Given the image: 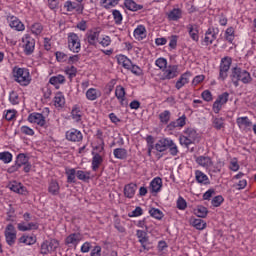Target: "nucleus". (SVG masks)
Masks as SVG:
<instances>
[{
  "instance_id": "obj_8",
  "label": "nucleus",
  "mask_w": 256,
  "mask_h": 256,
  "mask_svg": "<svg viewBox=\"0 0 256 256\" xmlns=\"http://www.w3.org/2000/svg\"><path fill=\"white\" fill-rule=\"evenodd\" d=\"M22 42L25 55H32L33 51H35V39L29 35H25Z\"/></svg>"
},
{
  "instance_id": "obj_10",
  "label": "nucleus",
  "mask_w": 256,
  "mask_h": 256,
  "mask_svg": "<svg viewBox=\"0 0 256 256\" xmlns=\"http://www.w3.org/2000/svg\"><path fill=\"white\" fill-rule=\"evenodd\" d=\"M66 139L72 143H79L80 141H83V133L75 128H72L66 132Z\"/></svg>"
},
{
  "instance_id": "obj_27",
  "label": "nucleus",
  "mask_w": 256,
  "mask_h": 256,
  "mask_svg": "<svg viewBox=\"0 0 256 256\" xmlns=\"http://www.w3.org/2000/svg\"><path fill=\"white\" fill-rule=\"evenodd\" d=\"M167 149H169V153L172 157H177V155H179V148L177 147V144H175V142L170 138H167L166 150Z\"/></svg>"
},
{
  "instance_id": "obj_61",
  "label": "nucleus",
  "mask_w": 256,
  "mask_h": 256,
  "mask_svg": "<svg viewBox=\"0 0 256 256\" xmlns=\"http://www.w3.org/2000/svg\"><path fill=\"white\" fill-rule=\"evenodd\" d=\"M20 131H21V133H23V135H29L31 137H33V135H35V131L28 126H22L20 128Z\"/></svg>"
},
{
  "instance_id": "obj_2",
  "label": "nucleus",
  "mask_w": 256,
  "mask_h": 256,
  "mask_svg": "<svg viewBox=\"0 0 256 256\" xmlns=\"http://www.w3.org/2000/svg\"><path fill=\"white\" fill-rule=\"evenodd\" d=\"M230 78L234 83L235 87L239 86V81L244 84L251 83L252 81L251 74L247 70H243L239 67H235L232 69V74L230 75Z\"/></svg>"
},
{
  "instance_id": "obj_53",
  "label": "nucleus",
  "mask_w": 256,
  "mask_h": 256,
  "mask_svg": "<svg viewBox=\"0 0 256 256\" xmlns=\"http://www.w3.org/2000/svg\"><path fill=\"white\" fill-rule=\"evenodd\" d=\"M212 123L213 127L217 130L223 129V127H225V122L223 118H214Z\"/></svg>"
},
{
  "instance_id": "obj_46",
  "label": "nucleus",
  "mask_w": 256,
  "mask_h": 256,
  "mask_svg": "<svg viewBox=\"0 0 256 256\" xmlns=\"http://www.w3.org/2000/svg\"><path fill=\"white\" fill-rule=\"evenodd\" d=\"M0 161H3L5 164L11 163L13 161V154L8 151L0 152Z\"/></svg>"
},
{
  "instance_id": "obj_64",
  "label": "nucleus",
  "mask_w": 256,
  "mask_h": 256,
  "mask_svg": "<svg viewBox=\"0 0 256 256\" xmlns=\"http://www.w3.org/2000/svg\"><path fill=\"white\" fill-rule=\"evenodd\" d=\"M216 100L219 101L222 105H225L227 101H229V94L227 92H224L219 95Z\"/></svg>"
},
{
  "instance_id": "obj_23",
  "label": "nucleus",
  "mask_w": 256,
  "mask_h": 256,
  "mask_svg": "<svg viewBox=\"0 0 256 256\" xmlns=\"http://www.w3.org/2000/svg\"><path fill=\"white\" fill-rule=\"evenodd\" d=\"M196 163L200 165V167H204V169H209V167L213 166V160H211L209 156H198Z\"/></svg>"
},
{
  "instance_id": "obj_44",
  "label": "nucleus",
  "mask_w": 256,
  "mask_h": 256,
  "mask_svg": "<svg viewBox=\"0 0 256 256\" xmlns=\"http://www.w3.org/2000/svg\"><path fill=\"white\" fill-rule=\"evenodd\" d=\"M51 85H63L65 83V76L59 74L57 76H52L49 80Z\"/></svg>"
},
{
  "instance_id": "obj_39",
  "label": "nucleus",
  "mask_w": 256,
  "mask_h": 256,
  "mask_svg": "<svg viewBox=\"0 0 256 256\" xmlns=\"http://www.w3.org/2000/svg\"><path fill=\"white\" fill-rule=\"evenodd\" d=\"M155 149L159 153H163L164 151H167V138H162L160 139L156 144H155Z\"/></svg>"
},
{
  "instance_id": "obj_30",
  "label": "nucleus",
  "mask_w": 256,
  "mask_h": 256,
  "mask_svg": "<svg viewBox=\"0 0 256 256\" xmlns=\"http://www.w3.org/2000/svg\"><path fill=\"white\" fill-rule=\"evenodd\" d=\"M134 37L138 39V41L145 39V37H147V29H145V26L138 25L134 30Z\"/></svg>"
},
{
  "instance_id": "obj_18",
  "label": "nucleus",
  "mask_w": 256,
  "mask_h": 256,
  "mask_svg": "<svg viewBox=\"0 0 256 256\" xmlns=\"http://www.w3.org/2000/svg\"><path fill=\"white\" fill-rule=\"evenodd\" d=\"M136 237L138 238V241L143 249L149 250V248L147 247V244L149 243V236H147V230H137Z\"/></svg>"
},
{
  "instance_id": "obj_47",
  "label": "nucleus",
  "mask_w": 256,
  "mask_h": 256,
  "mask_svg": "<svg viewBox=\"0 0 256 256\" xmlns=\"http://www.w3.org/2000/svg\"><path fill=\"white\" fill-rule=\"evenodd\" d=\"M16 163L18 166L23 167V165H27V163H29V157L23 153H20L17 155Z\"/></svg>"
},
{
  "instance_id": "obj_57",
  "label": "nucleus",
  "mask_w": 256,
  "mask_h": 256,
  "mask_svg": "<svg viewBox=\"0 0 256 256\" xmlns=\"http://www.w3.org/2000/svg\"><path fill=\"white\" fill-rule=\"evenodd\" d=\"M9 101L12 103V105H19V95H17V92L12 91L10 93Z\"/></svg>"
},
{
  "instance_id": "obj_52",
  "label": "nucleus",
  "mask_w": 256,
  "mask_h": 256,
  "mask_svg": "<svg viewBox=\"0 0 256 256\" xmlns=\"http://www.w3.org/2000/svg\"><path fill=\"white\" fill-rule=\"evenodd\" d=\"M119 1L121 0H102V5L105 9H111V7L119 5Z\"/></svg>"
},
{
  "instance_id": "obj_51",
  "label": "nucleus",
  "mask_w": 256,
  "mask_h": 256,
  "mask_svg": "<svg viewBox=\"0 0 256 256\" xmlns=\"http://www.w3.org/2000/svg\"><path fill=\"white\" fill-rule=\"evenodd\" d=\"M112 16H113V19H114L116 25H121V23H123V15L121 14V12L119 10H113Z\"/></svg>"
},
{
  "instance_id": "obj_33",
  "label": "nucleus",
  "mask_w": 256,
  "mask_h": 256,
  "mask_svg": "<svg viewBox=\"0 0 256 256\" xmlns=\"http://www.w3.org/2000/svg\"><path fill=\"white\" fill-rule=\"evenodd\" d=\"M190 224L198 229V231H203L207 227V223H205L201 218L191 219Z\"/></svg>"
},
{
  "instance_id": "obj_38",
  "label": "nucleus",
  "mask_w": 256,
  "mask_h": 256,
  "mask_svg": "<svg viewBox=\"0 0 256 256\" xmlns=\"http://www.w3.org/2000/svg\"><path fill=\"white\" fill-rule=\"evenodd\" d=\"M65 174L67 176V183H75V175H77L75 168H66Z\"/></svg>"
},
{
  "instance_id": "obj_35",
  "label": "nucleus",
  "mask_w": 256,
  "mask_h": 256,
  "mask_svg": "<svg viewBox=\"0 0 256 256\" xmlns=\"http://www.w3.org/2000/svg\"><path fill=\"white\" fill-rule=\"evenodd\" d=\"M76 177L79 179V181H84V183H87L91 179V172L78 170L76 171Z\"/></svg>"
},
{
  "instance_id": "obj_37",
  "label": "nucleus",
  "mask_w": 256,
  "mask_h": 256,
  "mask_svg": "<svg viewBox=\"0 0 256 256\" xmlns=\"http://www.w3.org/2000/svg\"><path fill=\"white\" fill-rule=\"evenodd\" d=\"M195 177L198 183H202L203 185H207V183H209V177L199 170L195 172Z\"/></svg>"
},
{
  "instance_id": "obj_42",
  "label": "nucleus",
  "mask_w": 256,
  "mask_h": 256,
  "mask_svg": "<svg viewBox=\"0 0 256 256\" xmlns=\"http://www.w3.org/2000/svg\"><path fill=\"white\" fill-rule=\"evenodd\" d=\"M113 155L116 159H127V149L116 148L113 151Z\"/></svg>"
},
{
  "instance_id": "obj_41",
  "label": "nucleus",
  "mask_w": 256,
  "mask_h": 256,
  "mask_svg": "<svg viewBox=\"0 0 256 256\" xmlns=\"http://www.w3.org/2000/svg\"><path fill=\"white\" fill-rule=\"evenodd\" d=\"M224 37L228 43H233L235 41V28L229 27L226 29Z\"/></svg>"
},
{
  "instance_id": "obj_15",
  "label": "nucleus",
  "mask_w": 256,
  "mask_h": 256,
  "mask_svg": "<svg viewBox=\"0 0 256 256\" xmlns=\"http://www.w3.org/2000/svg\"><path fill=\"white\" fill-rule=\"evenodd\" d=\"M101 165H103V155L99 154V152L92 151V171H99V167H101Z\"/></svg>"
},
{
  "instance_id": "obj_26",
  "label": "nucleus",
  "mask_w": 256,
  "mask_h": 256,
  "mask_svg": "<svg viewBox=\"0 0 256 256\" xmlns=\"http://www.w3.org/2000/svg\"><path fill=\"white\" fill-rule=\"evenodd\" d=\"M83 117V111H81V107L79 105H74L71 110V118L76 123L81 122V119Z\"/></svg>"
},
{
  "instance_id": "obj_40",
  "label": "nucleus",
  "mask_w": 256,
  "mask_h": 256,
  "mask_svg": "<svg viewBox=\"0 0 256 256\" xmlns=\"http://www.w3.org/2000/svg\"><path fill=\"white\" fill-rule=\"evenodd\" d=\"M19 243H24V245H35V243H37V237L22 236L19 238Z\"/></svg>"
},
{
  "instance_id": "obj_32",
  "label": "nucleus",
  "mask_w": 256,
  "mask_h": 256,
  "mask_svg": "<svg viewBox=\"0 0 256 256\" xmlns=\"http://www.w3.org/2000/svg\"><path fill=\"white\" fill-rule=\"evenodd\" d=\"M117 61L119 65H122V67H124V69H129L131 67V64L133 63L129 58H127V56L123 54L117 56Z\"/></svg>"
},
{
  "instance_id": "obj_36",
  "label": "nucleus",
  "mask_w": 256,
  "mask_h": 256,
  "mask_svg": "<svg viewBox=\"0 0 256 256\" xmlns=\"http://www.w3.org/2000/svg\"><path fill=\"white\" fill-rule=\"evenodd\" d=\"M124 5L129 11H140V9H143V6L135 3L133 0H126Z\"/></svg>"
},
{
  "instance_id": "obj_31",
  "label": "nucleus",
  "mask_w": 256,
  "mask_h": 256,
  "mask_svg": "<svg viewBox=\"0 0 256 256\" xmlns=\"http://www.w3.org/2000/svg\"><path fill=\"white\" fill-rule=\"evenodd\" d=\"M10 190L14 193H18L19 195H25L27 193V189L21 183L13 182L10 184Z\"/></svg>"
},
{
  "instance_id": "obj_9",
  "label": "nucleus",
  "mask_w": 256,
  "mask_h": 256,
  "mask_svg": "<svg viewBox=\"0 0 256 256\" xmlns=\"http://www.w3.org/2000/svg\"><path fill=\"white\" fill-rule=\"evenodd\" d=\"M179 76V66L178 65H169L166 69L163 70V79L171 80Z\"/></svg>"
},
{
  "instance_id": "obj_20",
  "label": "nucleus",
  "mask_w": 256,
  "mask_h": 256,
  "mask_svg": "<svg viewBox=\"0 0 256 256\" xmlns=\"http://www.w3.org/2000/svg\"><path fill=\"white\" fill-rule=\"evenodd\" d=\"M161 187H163V180L156 177L150 182L149 191L152 194L159 193L161 191Z\"/></svg>"
},
{
  "instance_id": "obj_5",
  "label": "nucleus",
  "mask_w": 256,
  "mask_h": 256,
  "mask_svg": "<svg viewBox=\"0 0 256 256\" xmlns=\"http://www.w3.org/2000/svg\"><path fill=\"white\" fill-rule=\"evenodd\" d=\"M4 236L7 245L13 247V244L17 241V230L13 224H8L4 231Z\"/></svg>"
},
{
  "instance_id": "obj_12",
  "label": "nucleus",
  "mask_w": 256,
  "mask_h": 256,
  "mask_svg": "<svg viewBox=\"0 0 256 256\" xmlns=\"http://www.w3.org/2000/svg\"><path fill=\"white\" fill-rule=\"evenodd\" d=\"M219 35V28H209L204 37V45H213V41L217 39Z\"/></svg>"
},
{
  "instance_id": "obj_14",
  "label": "nucleus",
  "mask_w": 256,
  "mask_h": 256,
  "mask_svg": "<svg viewBox=\"0 0 256 256\" xmlns=\"http://www.w3.org/2000/svg\"><path fill=\"white\" fill-rule=\"evenodd\" d=\"M236 123L239 127V129H242V131H251V128L253 127V122L249 120V117H239L236 119Z\"/></svg>"
},
{
  "instance_id": "obj_63",
  "label": "nucleus",
  "mask_w": 256,
  "mask_h": 256,
  "mask_svg": "<svg viewBox=\"0 0 256 256\" xmlns=\"http://www.w3.org/2000/svg\"><path fill=\"white\" fill-rule=\"evenodd\" d=\"M177 207L180 209V211H185V209H187V201H185V199L182 197L178 198Z\"/></svg>"
},
{
  "instance_id": "obj_4",
  "label": "nucleus",
  "mask_w": 256,
  "mask_h": 256,
  "mask_svg": "<svg viewBox=\"0 0 256 256\" xmlns=\"http://www.w3.org/2000/svg\"><path fill=\"white\" fill-rule=\"evenodd\" d=\"M231 63H233V59L229 56L221 59L219 66V79H221V81H225L228 77L229 69H231Z\"/></svg>"
},
{
  "instance_id": "obj_49",
  "label": "nucleus",
  "mask_w": 256,
  "mask_h": 256,
  "mask_svg": "<svg viewBox=\"0 0 256 256\" xmlns=\"http://www.w3.org/2000/svg\"><path fill=\"white\" fill-rule=\"evenodd\" d=\"M194 211L195 215H197V217H200V219H205V217H207V213H209L207 211V208H205L204 206H198L197 209H195Z\"/></svg>"
},
{
  "instance_id": "obj_50",
  "label": "nucleus",
  "mask_w": 256,
  "mask_h": 256,
  "mask_svg": "<svg viewBox=\"0 0 256 256\" xmlns=\"http://www.w3.org/2000/svg\"><path fill=\"white\" fill-rule=\"evenodd\" d=\"M149 214L154 219H158V221H161V218L163 217V212L157 208H151Z\"/></svg>"
},
{
  "instance_id": "obj_56",
  "label": "nucleus",
  "mask_w": 256,
  "mask_h": 256,
  "mask_svg": "<svg viewBox=\"0 0 256 256\" xmlns=\"http://www.w3.org/2000/svg\"><path fill=\"white\" fill-rule=\"evenodd\" d=\"M65 72L68 75L69 79H73V77L77 76V68H75V66L67 67Z\"/></svg>"
},
{
  "instance_id": "obj_29",
  "label": "nucleus",
  "mask_w": 256,
  "mask_h": 256,
  "mask_svg": "<svg viewBox=\"0 0 256 256\" xmlns=\"http://www.w3.org/2000/svg\"><path fill=\"white\" fill-rule=\"evenodd\" d=\"M60 191L61 186H59V182H57V180H52L48 185V193H50V195L57 196Z\"/></svg>"
},
{
  "instance_id": "obj_13",
  "label": "nucleus",
  "mask_w": 256,
  "mask_h": 256,
  "mask_svg": "<svg viewBox=\"0 0 256 256\" xmlns=\"http://www.w3.org/2000/svg\"><path fill=\"white\" fill-rule=\"evenodd\" d=\"M8 23L11 29L15 31H25V24L17 16H8Z\"/></svg>"
},
{
  "instance_id": "obj_1",
  "label": "nucleus",
  "mask_w": 256,
  "mask_h": 256,
  "mask_svg": "<svg viewBox=\"0 0 256 256\" xmlns=\"http://www.w3.org/2000/svg\"><path fill=\"white\" fill-rule=\"evenodd\" d=\"M14 81L19 83L22 87H27L31 84V73L27 68L14 67L13 69Z\"/></svg>"
},
{
  "instance_id": "obj_28",
  "label": "nucleus",
  "mask_w": 256,
  "mask_h": 256,
  "mask_svg": "<svg viewBox=\"0 0 256 256\" xmlns=\"http://www.w3.org/2000/svg\"><path fill=\"white\" fill-rule=\"evenodd\" d=\"M101 97V90L95 89V88H90L86 91V99L88 101H97Z\"/></svg>"
},
{
  "instance_id": "obj_58",
  "label": "nucleus",
  "mask_w": 256,
  "mask_h": 256,
  "mask_svg": "<svg viewBox=\"0 0 256 256\" xmlns=\"http://www.w3.org/2000/svg\"><path fill=\"white\" fill-rule=\"evenodd\" d=\"M223 201H225L223 199V196L218 195L212 199L211 203H212L213 207H221V204L223 203Z\"/></svg>"
},
{
  "instance_id": "obj_45",
  "label": "nucleus",
  "mask_w": 256,
  "mask_h": 256,
  "mask_svg": "<svg viewBox=\"0 0 256 256\" xmlns=\"http://www.w3.org/2000/svg\"><path fill=\"white\" fill-rule=\"evenodd\" d=\"M160 123L163 125H167L169 121H171V112L169 110H165L164 112L159 114Z\"/></svg>"
},
{
  "instance_id": "obj_16",
  "label": "nucleus",
  "mask_w": 256,
  "mask_h": 256,
  "mask_svg": "<svg viewBox=\"0 0 256 256\" xmlns=\"http://www.w3.org/2000/svg\"><path fill=\"white\" fill-rule=\"evenodd\" d=\"M29 123H36V125H39L40 127H45V124L47 123L45 120V116L41 113H32L28 116Z\"/></svg>"
},
{
  "instance_id": "obj_25",
  "label": "nucleus",
  "mask_w": 256,
  "mask_h": 256,
  "mask_svg": "<svg viewBox=\"0 0 256 256\" xmlns=\"http://www.w3.org/2000/svg\"><path fill=\"white\" fill-rule=\"evenodd\" d=\"M169 21H179L181 17H183V10L181 8H173L168 14H167Z\"/></svg>"
},
{
  "instance_id": "obj_43",
  "label": "nucleus",
  "mask_w": 256,
  "mask_h": 256,
  "mask_svg": "<svg viewBox=\"0 0 256 256\" xmlns=\"http://www.w3.org/2000/svg\"><path fill=\"white\" fill-rule=\"evenodd\" d=\"M32 35H41L43 33V24L36 22L30 26Z\"/></svg>"
},
{
  "instance_id": "obj_48",
  "label": "nucleus",
  "mask_w": 256,
  "mask_h": 256,
  "mask_svg": "<svg viewBox=\"0 0 256 256\" xmlns=\"http://www.w3.org/2000/svg\"><path fill=\"white\" fill-rule=\"evenodd\" d=\"M115 95L117 99L121 101V103H123V101H125V88H123V86H117L115 90Z\"/></svg>"
},
{
  "instance_id": "obj_7",
  "label": "nucleus",
  "mask_w": 256,
  "mask_h": 256,
  "mask_svg": "<svg viewBox=\"0 0 256 256\" xmlns=\"http://www.w3.org/2000/svg\"><path fill=\"white\" fill-rule=\"evenodd\" d=\"M59 247V241L52 239L46 240L41 244V254L49 255V253H53Z\"/></svg>"
},
{
  "instance_id": "obj_55",
  "label": "nucleus",
  "mask_w": 256,
  "mask_h": 256,
  "mask_svg": "<svg viewBox=\"0 0 256 256\" xmlns=\"http://www.w3.org/2000/svg\"><path fill=\"white\" fill-rule=\"evenodd\" d=\"M180 145L183 147L189 148V145H193L194 142H192L190 139L186 138L184 135H180L179 137Z\"/></svg>"
},
{
  "instance_id": "obj_59",
  "label": "nucleus",
  "mask_w": 256,
  "mask_h": 256,
  "mask_svg": "<svg viewBox=\"0 0 256 256\" xmlns=\"http://www.w3.org/2000/svg\"><path fill=\"white\" fill-rule=\"evenodd\" d=\"M55 55H56V59H57V61H59V63H65V61H67V59H68L67 54H65L64 52L57 51L55 53Z\"/></svg>"
},
{
  "instance_id": "obj_17",
  "label": "nucleus",
  "mask_w": 256,
  "mask_h": 256,
  "mask_svg": "<svg viewBox=\"0 0 256 256\" xmlns=\"http://www.w3.org/2000/svg\"><path fill=\"white\" fill-rule=\"evenodd\" d=\"M183 136L186 139H189L192 143H197V141H199V133H197L195 128H186L183 131Z\"/></svg>"
},
{
  "instance_id": "obj_22",
  "label": "nucleus",
  "mask_w": 256,
  "mask_h": 256,
  "mask_svg": "<svg viewBox=\"0 0 256 256\" xmlns=\"http://www.w3.org/2000/svg\"><path fill=\"white\" fill-rule=\"evenodd\" d=\"M186 29L190 35L191 40L197 43V41H199V28L197 27V25L188 24L186 26Z\"/></svg>"
},
{
  "instance_id": "obj_6",
  "label": "nucleus",
  "mask_w": 256,
  "mask_h": 256,
  "mask_svg": "<svg viewBox=\"0 0 256 256\" xmlns=\"http://www.w3.org/2000/svg\"><path fill=\"white\" fill-rule=\"evenodd\" d=\"M68 49L73 53H79L81 51V39L75 33L68 34Z\"/></svg>"
},
{
  "instance_id": "obj_11",
  "label": "nucleus",
  "mask_w": 256,
  "mask_h": 256,
  "mask_svg": "<svg viewBox=\"0 0 256 256\" xmlns=\"http://www.w3.org/2000/svg\"><path fill=\"white\" fill-rule=\"evenodd\" d=\"M81 241H83V235H81L79 232H76L66 237L65 245H68V247H77L78 243H81Z\"/></svg>"
},
{
  "instance_id": "obj_19",
  "label": "nucleus",
  "mask_w": 256,
  "mask_h": 256,
  "mask_svg": "<svg viewBox=\"0 0 256 256\" xmlns=\"http://www.w3.org/2000/svg\"><path fill=\"white\" fill-rule=\"evenodd\" d=\"M99 30H90L86 33V40L88 45L95 46L97 41H99Z\"/></svg>"
},
{
  "instance_id": "obj_60",
  "label": "nucleus",
  "mask_w": 256,
  "mask_h": 256,
  "mask_svg": "<svg viewBox=\"0 0 256 256\" xmlns=\"http://www.w3.org/2000/svg\"><path fill=\"white\" fill-rule=\"evenodd\" d=\"M127 70L131 71V73H133L134 75H138V76L141 75V73H143V70H141V68L139 66L134 65L133 63Z\"/></svg>"
},
{
  "instance_id": "obj_3",
  "label": "nucleus",
  "mask_w": 256,
  "mask_h": 256,
  "mask_svg": "<svg viewBox=\"0 0 256 256\" xmlns=\"http://www.w3.org/2000/svg\"><path fill=\"white\" fill-rule=\"evenodd\" d=\"M23 219L25 222H20L17 224V229L18 231H37L39 229V223L37 222H29L31 221V214L29 213H24Z\"/></svg>"
},
{
  "instance_id": "obj_24",
  "label": "nucleus",
  "mask_w": 256,
  "mask_h": 256,
  "mask_svg": "<svg viewBox=\"0 0 256 256\" xmlns=\"http://www.w3.org/2000/svg\"><path fill=\"white\" fill-rule=\"evenodd\" d=\"M136 191H137V184L135 183H129L124 186V196L127 197V199H133V197H135Z\"/></svg>"
},
{
  "instance_id": "obj_62",
  "label": "nucleus",
  "mask_w": 256,
  "mask_h": 256,
  "mask_svg": "<svg viewBox=\"0 0 256 256\" xmlns=\"http://www.w3.org/2000/svg\"><path fill=\"white\" fill-rule=\"evenodd\" d=\"M179 37L177 35H172L169 37V48L170 49H175L177 47V41Z\"/></svg>"
},
{
  "instance_id": "obj_21",
  "label": "nucleus",
  "mask_w": 256,
  "mask_h": 256,
  "mask_svg": "<svg viewBox=\"0 0 256 256\" xmlns=\"http://www.w3.org/2000/svg\"><path fill=\"white\" fill-rule=\"evenodd\" d=\"M189 79H191V72L183 73L175 84V88L179 91L182 87H185L189 83Z\"/></svg>"
},
{
  "instance_id": "obj_54",
  "label": "nucleus",
  "mask_w": 256,
  "mask_h": 256,
  "mask_svg": "<svg viewBox=\"0 0 256 256\" xmlns=\"http://www.w3.org/2000/svg\"><path fill=\"white\" fill-rule=\"evenodd\" d=\"M155 65L156 67H159V69H161V71H164L167 69V59L165 58H158L155 61Z\"/></svg>"
},
{
  "instance_id": "obj_34",
  "label": "nucleus",
  "mask_w": 256,
  "mask_h": 256,
  "mask_svg": "<svg viewBox=\"0 0 256 256\" xmlns=\"http://www.w3.org/2000/svg\"><path fill=\"white\" fill-rule=\"evenodd\" d=\"M54 106L57 108L65 107V96L63 95V93L61 92L56 93L54 97Z\"/></svg>"
}]
</instances>
